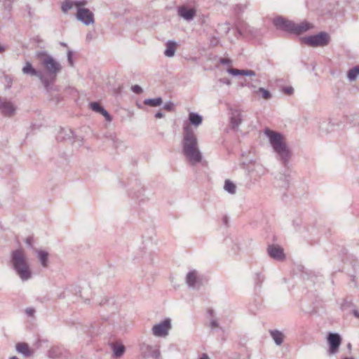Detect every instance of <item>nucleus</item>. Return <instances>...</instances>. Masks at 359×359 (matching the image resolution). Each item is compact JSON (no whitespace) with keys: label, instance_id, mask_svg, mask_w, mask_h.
<instances>
[{"label":"nucleus","instance_id":"obj_54","mask_svg":"<svg viewBox=\"0 0 359 359\" xmlns=\"http://www.w3.org/2000/svg\"><path fill=\"white\" fill-rule=\"evenodd\" d=\"M343 359H353V358H344Z\"/></svg>","mask_w":359,"mask_h":359},{"label":"nucleus","instance_id":"obj_16","mask_svg":"<svg viewBox=\"0 0 359 359\" xmlns=\"http://www.w3.org/2000/svg\"><path fill=\"white\" fill-rule=\"evenodd\" d=\"M243 121L241 111L238 109L233 110L231 113L230 126L232 129L236 130L239 128Z\"/></svg>","mask_w":359,"mask_h":359},{"label":"nucleus","instance_id":"obj_1","mask_svg":"<svg viewBox=\"0 0 359 359\" xmlns=\"http://www.w3.org/2000/svg\"><path fill=\"white\" fill-rule=\"evenodd\" d=\"M188 120L189 124L187 122L183 124L182 149L189 163L194 165L202 161L203 155L198 147V139L193 127L197 128L201 125L203 118L198 113L190 112Z\"/></svg>","mask_w":359,"mask_h":359},{"label":"nucleus","instance_id":"obj_53","mask_svg":"<svg viewBox=\"0 0 359 359\" xmlns=\"http://www.w3.org/2000/svg\"><path fill=\"white\" fill-rule=\"evenodd\" d=\"M229 30V25H227V27H226V32H228V31Z\"/></svg>","mask_w":359,"mask_h":359},{"label":"nucleus","instance_id":"obj_21","mask_svg":"<svg viewBox=\"0 0 359 359\" xmlns=\"http://www.w3.org/2000/svg\"><path fill=\"white\" fill-rule=\"evenodd\" d=\"M90 107L93 111L101 114L107 121H111L110 114L98 102H91Z\"/></svg>","mask_w":359,"mask_h":359},{"label":"nucleus","instance_id":"obj_41","mask_svg":"<svg viewBox=\"0 0 359 359\" xmlns=\"http://www.w3.org/2000/svg\"><path fill=\"white\" fill-rule=\"evenodd\" d=\"M35 311L34 309H32V308H27L26 310H25V313H27V315H28L29 316H34V313Z\"/></svg>","mask_w":359,"mask_h":359},{"label":"nucleus","instance_id":"obj_37","mask_svg":"<svg viewBox=\"0 0 359 359\" xmlns=\"http://www.w3.org/2000/svg\"><path fill=\"white\" fill-rule=\"evenodd\" d=\"M264 280V277L259 273H256V281L257 283H262Z\"/></svg>","mask_w":359,"mask_h":359},{"label":"nucleus","instance_id":"obj_38","mask_svg":"<svg viewBox=\"0 0 359 359\" xmlns=\"http://www.w3.org/2000/svg\"><path fill=\"white\" fill-rule=\"evenodd\" d=\"M132 89H133V91L137 94H140L142 92V88L138 85H135V86H133Z\"/></svg>","mask_w":359,"mask_h":359},{"label":"nucleus","instance_id":"obj_19","mask_svg":"<svg viewBox=\"0 0 359 359\" xmlns=\"http://www.w3.org/2000/svg\"><path fill=\"white\" fill-rule=\"evenodd\" d=\"M268 253L271 257L276 260H283L285 257L283 250L274 245H270L268 248Z\"/></svg>","mask_w":359,"mask_h":359},{"label":"nucleus","instance_id":"obj_13","mask_svg":"<svg viewBox=\"0 0 359 359\" xmlns=\"http://www.w3.org/2000/svg\"><path fill=\"white\" fill-rule=\"evenodd\" d=\"M0 110L3 115L12 116L15 113L16 107L11 101L0 97Z\"/></svg>","mask_w":359,"mask_h":359},{"label":"nucleus","instance_id":"obj_49","mask_svg":"<svg viewBox=\"0 0 359 359\" xmlns=\"http://www.w3.org/2000/svg\"><path fill=\"white\" fill-rule=\"evenodd\" d=\"M9 359H20V358H18L17 356H12V357H10Z\"/></svg>","mask_w":359,"mask_h":359},{"label":"nucleus","instance_id":"obj_50","mask_svg":"<svg viewBox=\"0 0 359 359\" xmlns=\"http://www.w3.org/2000/svg\"><path fill=\"white\" fill-rule=\"evenodd\" d=\"M245 86H249V87H254V86L250 85L249 83H245Z\"/></svg>","mask_w":359,"mask_h":359},{"label":"nucleus","instance_id":"obj_28","mask_svg":"<svg viewBox=\"0 0 359 359\" xmlns=\"http://www.w3.org/2000/svg\"><path fill=\"white\" fill-rule=\"evenodd\" d=\"M163 103V100L161 97H156L151 99H146L144 101V104L145 105L151 106V107H157L160 106Z\"/></svg>","mask_w":359,"mask_h":359},{"label":"nucleus","instance_id":"obj_7","mask_svg":"<svg viewBox=\"0 0 359 359\" xmlns=\"http://www.w3.org/2000/svg\"><path fill=\"white\" fill-rule=\"evenodd\" d=\"M22 72L24 74L30 75L32 76L38 77L42 83L44 88L47 91H50V81L41 72L37 71L34 69L29 62H26L25 66L22 69Z\"/></svg>","mask_w":359,"mask_h":359},{"label":"nucleus","instance_id":"obj_44","mask_svg":"<svg viewBox=\"0 0 359 359\" xmlns=\"http://www.w3.org/2000/svg\"><path fill=\"white\" fill-rule=\"evenodd\" d=\"M220 81L224 84L230 85L231 82L228 79H222Z\"/></svg>","mask_w":359,"mask_h":359},{"label":"nucleus","instance_id":"obj_35","mask_svg":"<svg viewBox=\"0 0 359 359\" xmlns=\"http://www.w3.org/2000/svg\"><path fill=\"white\" fill-rule=\"evenodd\" d=\"M73 52L72 50H68L67 52V60L70 66H73L74 62L72 59Z\"/></svg>","mask_w":359,"mask_h":359},{"label":"nucleus","instance_id":"obj_30","mask_svg":"<svg viewBox=\"0 0 359 359\" xmlns=\"http://www.w3.org/2000/svg\"><path fill=\"white\" fill-rule=\"evenodd\" d=\"M320 129L325 133H330L334 130V124L331 121H323L320 125Z\"/></svg>","mask_w":359,"mask_h":359},{"label":"nucleus","instance_id":"obj_33","mask_svg":"<svg viewBox=\"0 0 359 359\" xmlns=\"http://www.w3.org/2000/svg\"><path fill=\"white\" fill-rule=\"evenodd\" d=\"M26 245L31 249H33L34 247H33V242H34V239L32 237H27L25 238V241Z\"/></svg>","mask_w":359,"mask_h":359},{"label":"nucleus","instance_id":"obj_40","mask_svg":"<svg viewBox=\"0 0 359 359\" xmlns=\"http://www.w3.org/2000/svg\"><path fill=\"white\" fill-rule=\"evenodd\" d=\"M219 62L222 65H229L231 63V60L229 58L222 57L219 59Z\"/></svg>","mask_w":359,"mask_h":359},{"label":"nucleus","instance_id":"obj_24","mask_svg":"<svg viewBox=\"0 0 359 359\" xmlns=\"http://www.w3.org/2000/svg\"><path fill=\"white\" fill-rule=\"evenodd\" d=\"M36 257L43 267H47L49 254L48 252L42 250H35Z\"/></svg>","mask_w":359,"mask_h":359},{"label":"nucleus","instance_id":"obj_46","mask_svg":"<svg viewBox=\"0 0 359 359\" xmlns=\"http://www.w3.org/2000/svg\"><path fill=\"white\" fill-rule=\"evenodd\" d=\"M198 359H210V358L206 353H203Z\"/></svg>","mask_w":359,"mask_h":359},{"label":"nucleus","instance_id":"obj_26","mask_svg":"<svg viewBox=\"0 0 359 359\" xmlns=\"http://www.w3.org/2000/svg\"><path fill=\"white\" fill-rule=\"evenodd\" d=\"M73 135V132L72 130L68 129L65 130L64 128H62L60 130L57 136V140L59 141H63L67 140L69 139H71Z\"/></svg>","mask_w":359,"mask_h":359},{"label":"nucleus","instance_id":"obj_10","mask_svg":"<svg viewBox=\"0 0 359 359\" xmlns=\"http://www.w3.org/2000/svg\"><path fill=\"white\" fill-rule=\"evenodd\" d=\"M76 19L85 25H90L95 23L94 14L88 8L81 6L79 8L76 14Z\"/></svg>","mask_w":359,"mask_h":359},{"label":"nucleus","instance_id":"obj_17","mask_svg":"<svg viewBox=\"0 0 359 359\" xmlns=\"http://www.w3.org/2000/svg\"><path fill=\"white\" fill-rule=\"evenodd\" d=\"M313 28V24L304 21L299 24L294 22L292 34H301Z\"/></svg>","mask_w":359,"mask_h":359},{"label":"nucleus","instance_id":"obj_8","mask_svg":"<svg viewBox=\"0 0 359 359\" xmlns=\"http://www.w3.org/2000/svg\"><path fill=\"white\" fill-rule=\"evenodd\" d=\"M171 329V320L165 318L163 321L155 324L151 328V332L156 337L165 338L169 334Z\"/></svg>","mask_w":359,"mask_h":359},{"label":"nucleus","instance_id":"obj_45","mask_svg":"<svg viewBox=\"0 0 359 359\" xmlns=\"http://www.w3.org/2000/svg\"><path fill=\"white\" fill-rule=\"evenodd\" d=\"M92 39H93V35H92V34H91V33H88V34H87V35H86V40H87L88 41H90V40H92Z\"/></svg>","mask_w":359,"mask_h":359},{"label":"nucleus","instance_id":"obj_51","mask_svg":"<svg viewBox=\"0 0 359 359\" xmlns=\"http://www.w3.org/2000/svg\"><path fill=\"white\" fill-rule=\"evenodd\" d=\"M347 347H348V349H351V344L350 343L348 344Z\"/></svg>","mask_w":359,"mask_h":359},{"label":"nucleus","instance_id":"obj_34","mask_svg":"<svg viewBox=\"0 0 359 359\" xmlns=\"http://www.w3.org/2000/svg\"><path fill=\"white\" fill-rule=\"evenodd\" d=\"M283 91L287 95H292L294 92V89L292 86H286L283 88Z\"/></svg>","mask_w":359,"mask_h":359},{"label":"nucleus","instance_id":"obj_29","mask_svg":"<svg viewBox=\"0 0 359 359\" xmlns=\"http://www.w3.org/2000/svg\"><path fill=\"white\" fill-rule=\"evenodd\" d=\"M224 189L231 194H234L236 192V187L235 184L229 180H225Z\"/></svg>","mask_w":359,"mask_h":359},{"label":"nucleus","instance_id":"obj_3","mask_svg":"<svg viewBox=\"0 0 359 359\" xmlns=\"http://www.w3.org/2000/svg\"><path fill=\"white\" fill-rule=\"evenodd\" d=\"M10 264L15 274L22 282L31 280L33 272L29 259L24 250L18 248L11 253Z\"/></svg>","mask_w":359,"mask_h":359},{"label":"nucleus","instance_id":"obj_23","mask_svg":"<svg viewBox=\"0 0 359 359\" xmlns=\"http://www.w3.org/2000/svg\"><path fill=\"white\" fill-rule=\"evenodd\" d=\"M227 72L233 76H254L255 72L251 69H238L233 68H229Z\"/></svg>","mask_w":359,"mask_h":359},{"label":"nucleus","instance_id":"obj_32","mask_svg":"<svg viewBox=\"0 0 359 359\" xmlns=\"http://www.w3.org/2000/svg\"><path fill=\"white\" fill-rule=\"evenodd\" d=\"M14 0H4V6L5 8L8 11H11L12 9V4Z\"/></svg>","mask_w":359,"mask_h":359},{"label":"nucleus","instance_id":"obj_14","mask_svg":"<svg viewBox=\"0 0 359 359\" xmlns=\"http://www.w3.org/2000/svg\"><path fill=\"white\" fill-rule=\"evenodd\" d=\"M87 4L86 0H65L61 6V10L64 13H67L69 10L75 7L78 11L81 6H84Z\"/></svg>","mask_w":359,"mask_h":359},{"label":"nucleus","instance_id":"obj_43","mask_svg":"<svg viewBox=\"0 0 359 359\" xmlns=\"http://www.w3.org/2000/svg\"><path fill=\"white\" fill-rule=\"evenodd\" d=\"M163 116H164V114H163L162 112H161V111H158V112H157V113H156V114H155V117H156V118H163Z\"/></svg>","mask_w":359,"mask_h":359},{"label":"nucleus","instance_id":"obj_11","mask_svg":"<svg viewBox=\"0 0 359 359\" xmlns=\"http://www.w3.org/2000/svg\"><path fill=\"white\" fill-rule=\"evenodd\" d=\"M186 283L190 288L199 289L202 285V278L197 271L191 270L186 276Z\"/></svg>","mask_w":359,"mask_h":359},{"label":"nucleus","instance_id":"obj_47","mask_svg":"<svg viewBox=\"0 0 359 359\" xmlns=\"http://www.w3.org/2000/svg\"><path fill=\"white\" fill-rule=\"evenodd\" d=\"M353 314H354V316H355L356 318H359V311H357V310H354V311H353Z\"/></svg>","mask_w":359,"mask_h":359},{"label":"nucleus","instance_id":"obj_42","mask_svg":"<svg viewBox=\"0 0 359 359\" xmlns=\"http://www.w3.org/2000/svg\"><path fill=\"white\" fill-rule=\"evenodd\" d=\"M219 326L217 321L215 319H212L210 320V327L212 328L217 327Z\"/></svg>","mask_w":359,"mask_h":359},{"label":"nucleus","instance_id":"obj_48","mask_svg":"<svg viewBox=\"0 0 359 359\" xmlns=\"http://www.w3.org/2000/svg\"><path fill=\"white\" fill-rule=\"evenodd\" d=\"M4 50H5V48H4V46H3L0 43V53H3Z\"/></svg>","mask_w":359,"mask_h":359},{"label":"nucleus","instance_id":"obj_20","mask_svg":"<svg viewBox=\"0 0 359 359\" xmlns=\"http://www.w3.org/2000/svg\"><path fill=\"white\" fill-rule=\"evenodd\" d=\"M15 350L24 357L28 358L34 354V351L30 349L28 344L25 342H18L15 344Z\"/></svg>","mask_w":359,"mask_h":359},{"label":"nucleus","instance_id":"obj_36","mask_svg":"<svg viewBox=\"0 0 359 359\" xmlns=\"http://www.w3.org/2000/svg\"><path fill=\"white\" fill-rule=\"evenodd\" d=\"M174 104L172 102H168L165 103L163 106V108L167 111H171L173 109Z\"/></svg>","mask_w":359,"mask_h":359},{"label":"nucleus","instance_id":"obj_12","mask_svg":"<svg viewBox=\"0 0 359 359\" xmlns=\"http://www.w3.org/2000/svg\"><path fill=\"white\" fill-rule=\"evenodd\" d=\"M273 23L274 26L279 29L292 33L294 22L287 20L281 16L273 19Z\"/></svg>","mask_w":359,"mask_h":359},{"label":"nucleus","instance_id":"obj_39","mask_svg":"<svg viewBox=\"0 0 359 359\" xmlns=\"http://www.w3.org/2000/svg\"><path fill=\"white\" fill-rule=\"evenodd\" d=\"M257 171L258 172L259 175H262L265 173V169L260 165H256Z\"/></svg>","mask_w":359,"mask_h":359},{"label":"nucleus","instance_id":"obj_27","mask_svg":"<svg viewBox=\"0 0 359 359\" xmlns=\"http://www.w3.org/2000/svg\"><path fill=\"white\" fill-rule=\"evenodd\" d=\"M359 76V65L350 69L347 73V78L350 81H355Z\"/></svg>","mask_w":359,"mask_h":359},{"label":"nucleus","instance_id":"obj_9","mask_svg":"<svg viewBox=\"0 0 359 359\" xmlns=\"http://www.w3.org/2000/svg\"><path fill=\"white\" fill-rule=\"evenodd\" d=\"M327 341L329 346V355H334L339 352L342 339L339 334L330 332L327 336Z\"/></svg>","mask_w":359,"mask_h":359},{"label":"nucleus","instance_id":"obj_15","mask_svg":"<svg viewBox=\"0 0 359 359\" xmlns=\"http://www.w3.org/2000/svg\"><path fill=\"white\" fill-rule=\"evenodd\" d=\"M177 13L179 16L187 21L192 20L196 16V12L194 8H188L185 6L178 7Z\"/></svg>","mask_w":359,"mask_h":359},{"label":"nucleus","instance_id":"obj_25","mask_svg":"<svg viewBox=\"0 0 359 359\" xmlns=\"http://www.w3.org/2000/svg\"><path fill=\"white\" fill-rule=\"evenodd\" d=\"M177 48V44L173 41H168L166 43V48L164 51V55L166 57H172L175 55Z\"/></svg>","mask_w":359,"mask_h":359},{"label":"nucleus","instance_id":"obj_18","mask_svg":"<svg viewBox=\"0 0 359 359\" xmlns=\"http://www.w3.org/2000/svg\"><path fill=\"white\" fill-rule=\"evenodd\" d=\"M109 346L112 351V355L115 358H121L126 351L125 346L120 342H111Z\"/></svg>","mask_w":359,"mask_h":359},{"label":"nucleus","instance_id":"obj_52","mask_svg":"<svg viewBox=\"0 0 359 359\" xmlns=\"http://www.w3.org/2000/svg\"><path fill=\"white\" fill-rule=\"evenodd\" d=\"M60 44L63 46H67V44L65 43H61Z\"/></svg>","mask_w":359,"mask_h":359},{"label":"nucleus","instance_id":"obj_4","mask_svg":"<svg viewBox=\"0 0 359 359\" xmlns=\"http://www.w3.org/2000/svg\"><path fill=\"white\" fill-rule=\"evenodd\" d=\"M36 55L41 65L48 73V76H46L48 78L49 81H50V91L53 90V83L56 79L57 75L62 70V65L46 51H39L36 53Z\"/></svg>","mask_w":359,"mask_h":359},{"label":"nucleus","instance_id":"obj_6","mask_svg":"<svg viewBox=\"0 0 359 359\" xmlns=\"http://www.w3.org/2000/svg\"><path fill=\"white\" fill-rule=\"evenodd\" d=\"M303 43L311 47L327 46L330 42V36L326 32H320L317 34L311 35L302 38Z\"/></svg>","mask_w":359,"mask_h":359},{"label":"nucleus","instance_id":"obj_31","mask_svg":"<svg viewBox=\"0 0 359 359\" xmlns=\"http://www.w3.org/2000/svg\"><path fill=\"white\" fill-rule=\"evenodd\" d=\"M255 93L261 94L262 97H263L264 100H269L271 97V93L264 88H259L257 90L255 91Z\"/></svg>","mask_w":359,"mask_h":359},{"label":"nucleus","instance_id":"obj_22","mask_svg":"<svg viewBox=\"0 0 359 359\" xmlns=\"http://www.w3.org/2000/svg\"><path fill=\"white\" fill-rule=\"evenodd\" d=\"M269 334L277 346L282 345L284 341L285 335L281 331L278 330H269Z\"/></svg>","mask_w":359,"mask_h":359},{"label":"nucleus","instance_id":"obj_2","mask_svg":"<svg viewBox=\"0 0 359 359\" xmlns=\"http://www.w3.org/2000/svg\"><path fill=\"white\" fill-rule=\"evenodd\" d=\"M264 133L268 137L269 144L276 154V158L281 162L285 168V172L280 175L277 182L278 186L286 189L289 187L290 180V170L288 165L292 158L291 150L281 133L269 128H266Z\"/></svg>","mask_w":359,"mask_h":359},{"label":"nucleus","instance_id":"obj_5","mask_svg":"<svg viewBox=\"0 0 359 359\" xmlns=\"http://www.w3.org/2000/svg\"><path fill=\"white\" fill-rule=\"evenodd\" d=\"M139 349L143 359H159L161 356L160 345L151 338L141 341Z\"/></svg>","mask_w":359,"mask_h":359},{"label":"nucleus","instance_id":"obj_55","mask_svg":"<svg viewBox=\"0 0 359 359\" xmlns=\"http://www.w3.org/2000/svg\"><path fill=\"white\" fill-rule=\"evenodd\" d=\"M224 222L226 223V217H224Z\"/></svg>","mask_w":359,"mask_h":359}]
</instances>
